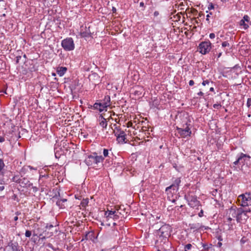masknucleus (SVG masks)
<instances>
[{
  "mask_svg": "<svg viewBox=\"0 0 251 251\" xmlns=\"http://www.w3.org/2000/svg\"><path fill=\"white\" fill-rule=\"evenodd\" d=\"M203 228H204V229H208L209 228V227L205 226L199 223H190L188 225L187 230L190 232H192L193 233H196L198 232L200 229H202Z\"/></svg>",
  "mask_w": 251,
  "mask_h": 251,
  "instance_id": "obj_15",
  "label": "nucleus"
},
{
  "mask_svg": "<svg viewBox=\"0 0 251 251\" xmlns=\"http://www.w3.org/2000/svg\"><path fill=\"white\" fill-rule=\"evenodd\" d=\"M51 101H50V102H48V105L49 106V107L48 108V109H50V110L49 112L48 111V114H49V113H53V110L56 111V106H51ZM51 114L52 115V114Z\"/></svg>",
  "mask_w": 251,
  "mask_h": 251,
  "instance_id": "obj_37",
  "label": "nucleus"
},
{
  "mask_svg": "<svg viewBox=\"0 0 251 251\" xmlns=\"http://www.w3.org/2000/svg\"><path fill=\"white\" fill-rule=\"evenodd\" d=\"M247 106L249 108L251 106V98H248L247 101Z\"/></svg>",
  "mask_w": 251,
  "mask_h": 251,
  "instance_id": "obj_49",
  "label": "nucleus"
},
{
  "mask_svg": "<svg viewBox=\"0 0 251 251\" xmlns=\"http://www.w3.org/2000/svg\"><path fill=\"white\" fill-rule=\"evenodd\" d=\"M48 248H50L51 249V251L48 249V251H55L56 250V248L54 247L51 244L48 243Z\"/></svg>",
  "mask_w": 251,
  "mask_h": 251,
  "instance_id": "obj_43",
  "label": "nucleus"
},
{
  "mask_svg": "<svg viewBox=\"0 0 251 251\" xmlns=\"http://www.w3.org/2000/svg\"><path fill=\"white\" fill-rule=\"evenodd\" d=\"M195 248L191 244H187L184 245V251H195Z\"/></svg>",
  "mask_w": 251,
  "mask_h": 251,
  "instance_id": "obj_32",
  "label": "nucleus"
},
{
  "mask_svg": "<svg viewBox=\"0 0 251 251\" xmlns=\"http://www.w3.org/2000/svg\"><path fill=\"white\" fill-rule=\"evenodd\" d=\"M88 202L89 201L88 199H83L81 201L80 204L82 207H85L87 205Z\"/></svg>",
  "mask_w": 251,
  "mask_h": 251,
  "instance_id": "obj_40",
  "label": "nucleus"
},
{
  "mask_svg": "<svg viewBox=\"0 0 251 251\" xmlns=\"http://www.w3.org/2000/svg\"><path fill=\"white\" fill-rule=\"evenodd\" d=\"M101 102L105 104L107 107H109L111 105L110 97L108 95L105 96Z\"/></svg>",
  "mask_w": 251,
  "mask_h": 251,
  "instance_id": "obj_31",
  "label": "nucleus"
},
{
  "mask_svg": "<svg viewBox=\"0 0 251 251\" xmlns=\"http://www.w3.org/2000/svg\"><path fill=\"white\" fill-rule=\"evenodd\" d=\"M54 222H53L52 224H50V225L48 224V237H50L54 235V234H56L58 231V224L57 222V220L56 219H54Z\"/></svg>",
  "mask_w": 251,
  "mask_h": 251,
  "instance_id": "obj_16",
  "label": "nucleus"
},
{
  "mask_svg": "<svg viewBox=\"0 0 251 251\" xmlns=\"http://www.w3.org/2000/svg\"><path fill=\"white\" fill-rule=\"evenodd\" d=\"M248 241V239L245 237H243L241 238L240 240V243L241 244H245L247 241Z\"/></svg>",
  "mask_w": 251,
  "mask_h": 251,
  "instance_id": "obj_47",
  "label": "nucleus"
},
{
  "mask_svg": "<svg viewBox=\"0 0 251 251\" xmlns=\"http://www.w3.org/2000/svg\"><path fill=\"white\" fill-rule=\"evenodd\" d=\"M112 11L113 13H116L117 11L116 8L114 6L112 7Z\"/></svg>",
  "mask_w": 251,
  "mask_h": 251,
  "instance_id": "obj_61",
  "label": "nucleus"
},
{
  "mask_svg": "<svg viewBox=\"0 0 251 251\" xmlns=\"http://www.w3.org/2000/svg\"><path fill=\"white\" fill-rule=\"evenodd\" d=\"M58 83L57 82V80L55 82L50 81V84H48V87H50V91H54L57 90Z\"/></svg>",
  "mask_w": 251,
  "mask_h": 251,
  "instance_id": "obj_28",
  "label": "nucleus"
},
{
  "mask_svg": "<svg viewBox=\"0 0 251 251\" xmlns=\"http://www.w3.org/2000/svg\"><path fill=\"white\" fill-rule=\"evenodd\" d=\"M227 218L226 220L225 221V223L226 224L228 225V229H231L233 228V223L232 221H234V219L231 217H229L228 216H226Z\"/></svg>",
  "mask_w": 251,
  "mask_h": 251,
  "instance_id": "obj_29",
  "label": "nucleus"
},
{
  "mask_svg": "<svg viewBox=\"0 0 251 251\" xmlns=\"http://www.w3.org/2000/svg\"><path fill=\"white\" fill-rule=\"evenodd\" d=\"M203 210L202 209H201L200 212L198 213V216L200 217H202L203 216Z\"/></svg>",
  "mask_w": 251,
  "mask_h": 251,
  "instance_id": "obj_51",
  "label": "nucleus"
},
{
  "mask_svg": "<svg viewBox=\"0 0 251 251\" xmlns=\"http://www.w3.org/2000/svg\"><path fill=\"white\" fill-rule=\"evenodd\" d=\"M213 106L215 109H219L222 107V105L220 103H215L213 104Z\"/></svg>",
  "mask_w": 251,
  "mask_h": 251,
  "instance_id": "obj_46",
  "label": "nucleus"
},
{
  "mask_svg": "<svg viewBox=\"0 0 251 251\" xmlns=\"http://www.w3.org/2000/svg\"><path fill=\"white\" fill-rule=\"evenodd\" d=\"M89 233V232H87L85 235L84 236V237L83 238V239L81 240V241H83L84 240H88L87 236L88 234Z\"/></svg>",
  "mask_w": 251,
  "mask_h": 251,
  "instance_id": "obj_57",
  "label": "nucleus"
},
{
  "mask_svg": "<svg viewBox=\"0 0 251 251\" xmlns=\"http://www.w3.org/2000/svg\"><path fill=\"white\" fill-rule=\"evenodd\" d=\"M245 156H242L240 161V164H242L240 170L244 174H249L250 170L248 168V162H250L251 157L247 154H244Z\"/></svg>",
  "mask_w": 251,
  "mask_h": 251,
  "instance_id": "obj_13",
  "label": "nucleus"
},
{
  "mask_svg": "<svg viewBox=\"0 0 251 251\" xmlns=\"http://www.w3.org/2000/svg\"><path fill=\"white\" fill-rule=\"evenodd\" d=\"M48 46L50 47V50L54 52L57 50L58 47L59 40L55 37H50L48 38Z\"/></svg>",
  "mask_w": 251,
  "mask_h": 251,
  "instance_id": "obj_17",
  "label": "nucleus"
},
{
  "mask_svg": "<svg viewBox=\"0 0 251 251\" xmlns=\"http://www.w3.org/2000/svg\"><path fill=\"white\" fill-rule=\"evenodd\" d=\"M58 182H56L55 185H53L48 191V197L50 198L49 201L53 203L54 201L60 197L59 189Z\"/></svg>",
  "mask_w": 251,
  "mask_h": 251,
  "instance_id": "obj_7",
  "label": "nucleus"
},
{
  "mask_svg": "<svg viewBox=\"0 0 251 251\" xmlns=\"http://www.w3.org/2000/svg\"><path fill=\"white\" fill-rule=\"evenodd\" d=\"M61 46L65 51H72L75 48L74 40L71 37H67L61 42Z\"/></svg>",
  "mask_w": 251,
  "mask_h": 251,
  "instance_id": "obj_8",
  "label": "nucleus"
},
{
  "mask_svg": "<svg viewBox=\"0 0 251 251\" xmlns=\"http://www.w3.org/2000/svg\"><path fill=\"white\" fill-rule=\"evenodd\" d=\"M239 24L240 26H243V29L245 30L247 29L249 27V25L243 19L240 21Z\"/></svg>",
  "mask_w": 251,
  "mask_h": 251,
  "instance_id": "obj_35",
  "label": "nucleus"
},
{
  "mask_svg": "<svg viewBox=\"0 0 251 251\" xmlns=\"http://www.w3.org/2000/svg\"><path fill=\"white\" fill-rule=\"evenodd\" d=\"M197 94L198 95L200 96H203L204 95L203 93L201 91L199 92Z\"/></svg>",
  "mask_w": 251,
  "mask_h": 251,
  "instance_id": "obj_64",
  "label": "nucleus"
},
{
  "mask_svg": "<svg viewBox=\"0 0 251 251\" xmlns=\"http://www.w3.org/2000/svg\"><path fill=\"white\" fill-rule=\"evenodd\" d=\"M80 35L82 38H89L92 37V33L90 31V27L87 28V27H83L81 26L79 32Z\"/></svg>",
  "mask_w": 251,
  "mask_h": 251,
  "instance_id": "obj_19",
  "label": "nucleus"
},
{
  "mask_svg": "<svg viewBox=\"0 0 251 251\" xmlns=\"http://www.w3.org/2000/svg\"><path fill=\"white\" fill-rule=\"evenodd\" d=\"M67 201V200L66 199H59V198H58V199L54 201V202L55 203V205H56L59 208L64 209L66 207L65 203Z\"/></svg>",
  "mask_w": 251,
  "mask_h": 251,
  "instance_id": "obj_23",
  "label": "nucleus"
},
{
  "mask_svg": "<svg viewBox=\"0 0 251 251\" xmlns=\"http://www.w3.org/2000/svg\"><path fill=\"white\" fill-rule=\"evenodd\" d=\"M108 153H109L108 150L106 149H104L103 151V154L104 157H106L108 156Z\"/></svg>",
  "mask_w": 251,
  "mask_h": 251,
  "instance_id": "obj_44",
  "label": "nucleus"
},
{
  "mask_svg": "<svg viewBox=\"0 0 251 251\" xmlns=\"http://www.w3.org/2000/svg\"><path fill=\"white\" fill-rule=\"evenodd\" d=\"M5 166V164L3 162V160L2 159H0V175H3L4 172H3V168Z\"/></svg>",
  "mask_w": 251,
  "mask_h": 251,
  "instance_id": "obj_36",
  "label": "nucleus"
},
{
  "mask_svg": "<svg viewBox=\"0 0 251 251\" xmlns=\"http://www.w3.org/2000/svg\"><path fill=\"white\" fill-rule=\"evenodd\" d=\"M98 108H99V111L100 112H101L103 111H106L107 107H106V105L103 103H102L101 101L99 102L98 105Z\"/></svg>",
  "mask_w": 251,
  "mask_h": 251,
  "instance_id": "obj_34",
  "label": "nucleus"
},
{
  "mask_svg": "<svg viewBox=\"0 0 251 251\" xmlns=\"http://www.w3.org/2000/svg\"><path fill=\"white\" fill-rule=\"evenodd\" d=\"M31 188L33 189V192L35 193L37 191L38 189L36 187L33 186V185L31 186Z\"/></svg>",
  "mask_w": 251,
  "mask_h": 251,
  "instance_id": "obj_53",
  "label": "nucleus"
},
{
  "mask_svg": "<svg viewBox=\"0 0 251 251\" xmlns=\"http://www.w3.org/2000/svg\"><path fill=\"white\" fill-rule=\"evenodd\" d=\"M78 83H79L78 80H75L71 82V83L70 84L69 88L71 90L72 94L76 93V90L77 89L76 87L78 86Z\"/></svg>",
  "mask_w": 251,
  "mask_h": 251,
  "instance_id": "obj_25",
  "label": "nucleus"
},
{
  "mask_svg": "<svg viewBox=\"0 0 251 251\" xmlns=\"http://www.w3.org/2000/svg\"><path fill=\"white\" fill-rule=\"evenodd\" d=\"M67 68L65 67H60L57 69V73L60 76H63L67 72Z\"/></svg>",
  "mask_w": 251,
  "mask_h": 251,
  "instance_id": "obj_30",
  "label": "nucleus"
},
{
  "mask_svg": "<svg viewBox=\"0 0 251 251\" xmlns=\"http://www.w3.org/2000/svg\"><path fill=\"white\" fill-rule=\"evenodd\" d=\"M211 46L212 44L208 40L201 42L198 47L200 52L202 54H206L210 51Z\"/></svg>",
  "mask_w": 251,
  "mask_h": 251,
  "instance_id": "obj_11",
  "label": "nucleus"
},
{
  "mask_svg": "<svg viewBox=\"0 0 251 251\" xmlns=\"http://www.w3.org/2000/svg\"><path fill=\"white\" fill-rule=\"evenodd\" d=\"M120 212L119 210H114L107 209L104 212V218L106 221H108L110 219H112L114 221L118 220L120 218Z\"/></svg>",
  "mask_w": 251,
  "mask_h": 251,
  "instance_id": "obj_14",
  "label": "nucleus"
},
{
  "mask_svg": "<svg viewBox=\"0 0 251 251\" xmlns=\"http://www.w3.org/2000/svg\"><path fill=\"white\" fill-rule=\"evenodd\" d=\"M104 158L101 155H98L96 152H92L85 158L84 162L88 166H92L102 163Z\"/></svg>",
  "mask_w": 251,
  "mask_h": 251,
  "instance_id": "obj_2",
  "label": "nucleus"
},
{
  "mask_svg": "<svg viewBox=\"0 0 251 251\" xmlns=\"http://www.w3.org/2000/svg\"><path fill=\"white\" fill-rule=\"evenodd\" d=\"M210 15H212V13L211 12H210L209 14H207L206 15V20L208 22V23H210V21H209V17H210Z\"/></svg>",
  "mask_w": 251,
  "mask_h": 251,
  "instance_id": "obj_52",
  "label": "nucleus"
},
{
  "mask_svg": "<svg viewBox=\"0 0 251 251\" xmlns=\"http://www.w3.org/2000/svg\"><path fill=\"white\" fill-rule=\"evenodd\" d=\"M140 6L143 7V10L145 9V5L144 2L142 1L140 2Z\"/></svg>",
  "mask_w": 251,
  "mask_h": 251,
  "instance_id": "obj_59",
  "label": "nucleus"
},
{
  "mask_svg": "<svg viewBox=\"0 0 251 251\" xmlns=\"http://www.w3.org/2000/svg\"><path fill=\"white\" fill-rule=\"evenodd\" d=\"M17 55L16 56V64H18L19 63V61L21 59V54L23 53L22 50H17Z\"/></svg>",
  "mask_w": 251,
  "mask_h": 251,
  "instance_id": "obj_38",
  "label": "nucleus"
},
{
  "mask_svg": "<svg viewBox=\"0 0 251 251\" xmlns=\"http://www.w3.org/2000/svg\"><path fill=\"white\" fill-rule=\"evenodd\" d=\"M134 94L135 95L140 96L142 94V93H141V92H140V91L136 90L135 91Z\"/></svg>",
  "mask_w": 251,
  "mask_h": 251,
  "instance_id": "obj_55",
  "label": "nucleus"
},
{
  "mask_svg": "<svg viewBox=\"0 0 251 251\" xmlns=\"http://www.w3.org/2000/svg\"><path fill=\"white\" fill-rule=\"evenodd\" d=\"M190 123V119H188L185 124H183L182 127H176L177 132L182 138H185L188 136H191L192 131Z\"/></svg>",
  "mask_w": 251,
  "mask_h": 251,
  "instance_id": "obj_3",
  "label": "nucleus"
},
{
  "mask_svg": "<svg viewBox=\"0 0 251 251\" xmlns=\"http://www.w3.org/2000/svg\"><path fill=\"white\" fill-rule=\"evenodd\" d=\"M239 210L240 211V214H239V216H237L236 217V220L238 223H240L242 221V217L243 214L246 215L245 211L241 208H239Z\"/></svg>",
  "mask_w": 251,
  "mask_h": 251,
  "instance_id": "obj_33",
  "label": "nucleus"
},
{
  "mask_svg": "<svg viewBox=\"0 0 251 251\" xmlns=\"http://www.w3.org/2000/svg\"><path fill=\"white\" fill-rule=\"evenodd\" d=\"M200 245L202 247L201 251H214L213 245L211 243L201 242Z\"/></svg>",
  "mask_w": 251,
  "mask_h": 251,
  "instance_id": "obj_22",
  "label": "nucleus"
},
{
  "mask_svg": "<svg viewBox=\"0 0 251 251\" xmlns=\"http://www.w3.org/2000/svg\"><path fill=\"white\" fill-rule=\"evenodd\" d=\"M155 245L161 251H172V243L169 238L156 239Z\"/></svg>",
  "mask_w": 251,
  "mask_h": 251,
  "instance_id": "obj_4",
  "label": "nucleus"
},
{
  "mask_svg": "<svg viewBox=\"0 0 251 251\" xmlns=\"http://www.w3.org/2000/svg\"><path fill=\"white\" fill-rule=\"evenodd\" d=\"M239 201H241V205L246 207L251 205V193H246L240 195L238 197Z\"/></svg>",
  "mask_w": 251,
  "mask_h": 251,
  "instance_id": "obj_12",
  "label": "nucleus"
},
{
  "mask_svg": "<svg viewBox=\"0 0 251 251\" xmlns=\"http://www.w3.org/2000/svg\"><path fill=\"white\" fill-rule=\"evenodd\" d=\"M217 193V189H215L214 190H213L212 192V194L213 196H216V194Z\"/></svg>",
  "mask_w": 251,
  "mask_h": 251,
  "instance_id": "obj_60",
  "label": "nucleus"
},
{
  "mask_svg": "<svg viewBox=\"0 0 251 251\" xmlns=\"http://www.w3.org/2000/svg\"><path fill=\"white\" fill-rule=\"evenodd\" d=\"M5 141V139L3 137H0V142L2 143Z\"/></svg>",
  "mask_w": 251,
  "mask_h": 251,
  "instance_id": "obj_63",
  "label": "nucleus"
},
{
  "mask_svg": "<svg viewBox=\"0 0 251 251\" xmlns=\"http://www.w3.org/2000/svg\"><path fill=\"white\" fill-rule=\"evenodd\" d=\"M194 81L193 80H190L189 82V85L190 86H193L194 84Z\"/></svg>",
  "mask_w": 251,
  "mask_h": 251,
  "instance_id": "obj_58",
  "label": "nucleus"
},
{
  "mask_svg": "<svg viewBox=\"0 0 251 251\" xmlns=\"http://www.w3.org/2000/svg\"><path fill=\"white\" fill-rule=\"evenodd\" d=\"M242 19L245 22L249 23V22H250V17L248 15H245L244 16V17H243Z\"/></svg>",
  "mask_w": 251,
  "mask_h": 251,
  "instance_id": "obj_42",
  "label": "nucleus"
},
{
  "mask_svg": "<svg viewBox=\"0 0 251 251\" xmlns=\"http://www.w3.org/2000/svg\"><path fill=\"white\" fill-rule=\"evenodd\" d=\"M39 239L38 241V244L39 245H42L44 246L46 244V233H45V235L43 234H40L38 236Z\"/></svg>",
  "mask_w": 251,
  "mask_h": 251,
  "instance_id": "obj_26",
  "label": "nucleus"
},
{
  "mask_svg": "<svg viewBox=\"0 0 251 251\" xmlns=\"http://www.w3.org/2000/svg\"><path fill=\"white\" fill-rule=\"evenodd\" d=\"M223 53V51H217V50H216L215 51H214L213 52V54L215 55H217V57L218 58H219L222 54Z\"/></svg>",
  "mask_w": 251,
  "mask_h": 251,
  "instance_id": "obj_41",
  "label": "nucleus"
},
{
  "mask_svg": "<svg viewBox=\"0 0 251 251\" xmlns=\"http://www.w3.org/2000/svg\"><path fill=\"white\" fill-rule=\"evenodd\" d=\"M214 6L213 4L212 3H210L208 6V9L209 10H210L212 9H214Z\"/></svg>",
  "mask_w": 251,
  "mask_h": 251,
  "instance_id": "obj_50",
  "label": "nucleus"
},
{
  "mask_svg": "<svg viewBox=\"0 0 251 251\" xmlns=\"http://www.w3.org/2000/svg\"><path fill=\"white\" fill-rule=\"evenodd\" d=\"M245 156V155H244V153H243V152L240 153V154H239L237 155V158L236 160L233 163L232 168H233L234 170L237 171V167L236 166H237L238 164H240V161L242 158V156Z\"/></svg>",
  "mask_w": 251,
  "mask_h": 251,
  "instance_id": "obj_24",
  "label": "nucleus"
},
{
  "mask_svg": "<svg viewBox=\"0 0 251 251\" xmlns=\"http://www.w3.org/2000/svg\"><path fill=\"white\" fill-rule=\"evenodd\" d=\"M181 182V177H173L172 183L170 186L166 188V192L167 194H168L169 192L171 194L177 192L179 190Z\"/></svg>",
  "mask_w": 251,
  "mask_h": 251,
  "instance_id": "obj_6",
  "label": "nucleus"
},
{
  "mask_svg": "<svg viewBox=\"0 0 251 251\" xmlns=\"http://www.w3.org/2000/svg\"><path fill=\"white\" fill-rule=\"evenodd\" d=\"M172 231L171 226L168 224H164L155 232L156 239L169 238Z\"/></svg>",
  "mask_w": 251,
  "mask_h": 251,
  "instance_id": "obj_1",
  "label": "nucleus"
},
{
  "mask_svg": "<svg viewBox=\"0 0 251 251\" xmlns=\"http://www.w3.org/2000/svg\"><path fill=\"white\" fill-rule=\"evenodd\" d=\"M98 121L99 122V125L103 128L106 129L107 125H108V121L103 116L102 114H100L99 117L98 118Z\"/></svg>",
  "mask_w": 251,
  "mask_h": 251,
  "instance_id": "obj_21",
  "label": "nucleus"
},
{
  "mask_svg": "<svg viewBox=\"0 0 251 251\" xmlns=\"http://www.w3.org/2000/svg\"><path fill=\"white\" fill-rule=\"evenodd\" d=\"M184 199L191 207L195 208L201 205L200 201L198 200L197 196L193 192H188L185 195Z\"/></svg>",
  "mask_w": 251,
  "mask_h": 251,
  "instance_id": "obj_5",
  "label": "nucleus"
},
{
  "mask_svg": "<svg viewBox=\"0 0 251 251\" xmlns=\"http://www.w3.org/2000/svg\"><path fill=\"white\" fill-rule=\"evenodd\" d=\"M214 84V82L212 81H210L208 79L204 80L202 82V85L203 86L207 85H212Z\"/></svg>",
  "mask_w": 251,
  "mask_h": 251,
  "instance_id": "obj_39",
  "label": "nucleus"
},
{
  "mask_svg": "<svg viewBox=\"0 0 251 251\" xmlns=\"http://www.w3.org/2000/svg\"><path fill=\"white\" fill-rule=\"evenodd\" d=\"M8 246L10 249L9 251H23V248L19 246L17 242H13L11 241L9 242Z\"/></svg>",
  "mask_w": 251,
  "mask_h": 251,
  "instance_id": "obj_20",
  "label": "nucleus"
},
{
  "mask_svg": "<svg viewBox=\"0 0 251 251\" xmlns=\"http://www.w3.org/2000/svg\"><path fill=\"white\" fill-rule=\"evenodd\" d=\"M116 131H114V135L116 137V140L119 143L125 144L126 142V132L121 129L120 126L116 127Z\"/></svg>",
  "mask_w": 251,
  "mask_h": 251,
  "instance_id": "obj_10",
  "label": "nucleus"
},
{
  "mask_svg": "<svg viewBox=\"0 0 251 251\" xmlns=\"http://www.w3.org/2000/svg\"><path fill=\"white\" fill-rule=\"evenodd\" d=\"M56 180H55V179H53L52 180H51L50 182H49V184L50 185H51L52 184H54V183H55V182L56 181Z\"/></svg>",
  "mask_w": 251,
  "mask_h": 251,
  "instance_id": "obj_62",
  "label": "nucleus"
},
{
  "mask_svg": "<svg viewBox=\"0 0 251 251\" xmlns=\"http://www.w3.org/2000/svg\"><path fill=\"white\" fill-rule=\"evenodd\" d=\"M240 211L239 208H236L235 206H231L228 209L227 211L226 216L231 217L232 219L236 218L237 216H239Z\"/></svg>",
  "mask_w": 251,
  "mask_h": 251,
  "instance_id": "obj_18",
  "label": "nucleus"
},
{
  "mask_svg": "<svg viewBox=\"0 0 251 251\" xmlns=\"http://www.w3.org/2000/svg\"><path fill=\"white\" fill-rule=\"evenodd\" d=\"M98 105H99V102H95L93 105V109L94 110H97L99 111V106H98Z\"/></svg>",
  "mask_w": 251,
  "mask_h": 251,
  "instance_id": "obj_48",
  "label": "nucleus"
},
{
  "mask_svg": "<svg viewBox=\"0 0 251 251\" xmlns=\"http://www.w3.org/2000/svg\"><path fill=\"white\" fill-rule=\"evenodd\" d=\"M31 231L28 230H26L25 233V236L26 237H30L31 235Z\"/></svg>",
  "mask_w": 251,
  "mask_h": 251,
  "instance_id": "obj_45",
  "label": "nucleus"
},
{
  "mask_svg": "<svg viewBox=\"0 0 251 251\" xmlns=\"http://www.w3.org/2000/svg\"><path fill=\"white\" fill-rule=\"evenodd\" d=\"M222 48H223V51L227 53L228 52V50H229L231 47L228 41H224L222 43Z\"/></svg>",
  "mask_w": 251,
  "mask_h": 251,
  "instance_id": "obj_27",
  "label": "nucleus"
},
{
  "mask_svg": "<svg viewBox=\"0 0 251 251\" xmlns=\"http://www.w3.org/2000/svg\"><path fill=\"white\" fill-rule=\"evenodd\" d=\"M12 180L16 183H19L23 188L29 189L32 185V183L27 178L22 177V176L20 178L18 176H14Z\"/></svg>",
  "mask_w": 251,
  "mask_h": 251,
  "instance_id": "obj_9",
  "label": "nucleus"
},
{
  "mask_svg": "<svg viewBox=\"0 0 251 251\" xmlns=\"http://www.w3.org/2000/svg\"><path fill=\"white\" fill-rule=\"evenodd\" d=\"M215 37V35L214 33H211L209 34V38L210 39H214Z\"/></svg>",
  "mask_w": 251,
  "mask_h": 251,
  "instance_id": "obj_54",
  "label": "nucleus"
},
{
  "mask_svg": "<svg viewBox=\"0 0 251 251\" xmlns=\"http://www.w3.org/2000/svg\"><path fill=\"white\" fill-rule=\"evenodd\" d=\"M217 239L219 240V242H221L222 241H223V238H222V236L221 235H218L217 237Z\"/></svg>",
  "mask_w": 251,
  "mask_h": 251,
  "instance_id": "obj_56",
  "label": "nucleus"
}]
</instances>
